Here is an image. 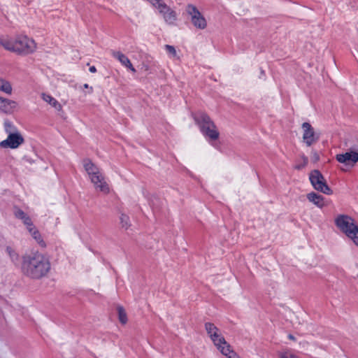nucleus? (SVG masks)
Masks as SVG:
<instances>
[{
    "label": "nucleus",
    "mask_w": 358,
    "mask_h": 358,
    "mask_svg": "<svg viewBox=\"0 0 358 358\" xmlns=\"http://www.w3.org/2000/svg\"><path fill=\"white\" fill-rule=\"evenodd\" d=\"M21 271L31 279H41L50 271L49 257L38 250L31 251L22 255Z\"/></svg>",
    "instance_id": "f257e3e1"
},
{
    "label": "nucleus",
    "mask_w": 358,
    "mask_h": 358,
    "mask_svg": "<svg viewBox=\"0 0 358 358\" xmlns=\"http://www.w3.org/2000/svg\"><path fill=\"white\" fill-rule=\"evenodd\" d=\"M0 44L6 50L22 55L33 53L37 48L34 40L24 35L15 38L1 39Z\"/></svg>",
    "instance_id": "f03ea898"
},
{
    "label": "nucleus",
    "mask_w": 358,
    "mask_h": 358,
    "mask_svg": "<svg viewBox=\"0 0 358 358\" xmlns=\"http://www.w3.org/2000/svg\"><path fill=\"white\" fill-rule=\"evenodd\" d=\"M205 329L213 344L223 355L228 358H238L237 354L231 350L230 345L225 341L221 331L213 323L206 322Z\"/></svg>",
    "instance_id": "7ed1b4c3"
},
{
    "label": "nucleus",
    "mask_w": 358,
    "mask_h": 358,
    "mask_svg": "<svg viewBox=\"0 0 358 358\" xmlns=\"http://www.w3.org/2000/svg\"><path fill=\"white\" fill-rule=\"evenodd\" d=\"M336 227L344 233L348 238H351L355 245L358 246V226L354 220L348 215H339L335 219Z\"/></svg>",
    "instance_id": "20e7f679"
},
{
    "label": "nucleus",
    "mask_w": 358,
    "mask_h": 358,
    "mask_svg": "<svg viewBox=\"0 0 358 358\" xmlns=\"http://www.w3.org/2000/svg\"><path fill=\"white\" fill-rule=\"evenodd\" d=\"M195 120L199 125L201 132L206 137L208 138L210 141L218 139L220 133L215 124L208 115L201 113L195 118Z\"/></svg>",
    "instance_id": "39448f33"
},
{
    "label": "nucleus",
    "mask_w": 358,
    "mask_h": 358,
    "mask_svg": "<svg viewBox=\"0 0 358 358\" xmlns=\"http://www.w3.org/2000/svg\"><path fill=\"white\" fill-rule=\"evenodd\" d=\"M309 179L313 187L317 191L326 194L332 193L331 189L327 184L322 174L318 170H313L310 172Z\"/></svg>",
    "instance_id": "423d86ee"
},
{
    "label": "nucleus",
    "mask_w": 358,
    "mask_h": 358,
    "mask_svg": "<svg viewBox=\"0 0 358 358\" xmlns=\"http://www.w3.org/2000/svg\"><path fill=\"white\" fill-rule=\"evenodd\" d=\"M185 10L191 17V22L196 28L199 29H204L206 28V20L195 6L188 4L186 6Z\"/></svg>",
    "instance_id": "0eeeda50"
},
{
    "label": "nucleus",
    "mask_w": 358,
    "mask_h": 358,
    "mask_svg": "<svg viewBox=\"0 0 358 358\" xmlns=\"http://www.w3.org/2000/svg\"><path fill=\"white\" fill-rule=\"evenodd\" d=\"M302 139L308 147L315 144L320 139V134L316 131L309 122H303L301 125Z\"/></svg>",
    "instance_id": "6e6552de"
},
{
    "label": "nucleus",
    "mask_w": 358,
    "mask_h": 358,
    "mask_svg": "<svg viewBox=\"0 0 358 358\" xmlns=\"http://www.w3.org/2000/svg\"><path fill=\"white\" fill-rule=\"evenodd\" d=\"M24 143L20 132L8 135L7 138L0 142L1 148L17 149Z\"/></svg>",
    "instance_id": "1a4fd4ad"
},
{
    "label": "nucleus",
    "mask_w": 358,
    "mask_h": 358,
    "mask_svg": "<svg viewBox=\"0 0 358 358\" xmlns=\"http://www.w3.org/2000/svg\"><path fill=\"white\" fill-rule=\"evenodd\" d=\"M336 159L340 163L353 167L358 162V152L350 151L343 154H338L336 156Z\"/></svg>",
    "instance_id": "9d476101"
},
{
    "label": "nucleus",
    "mask_w": 358,
    "mask_h": 358,
    "mask_svg": "<svg viewBox=\"0 0 358 358\" xmlns=\"http://www.w3.org/2000/svg\"><path fill=\"white\" fill-rule=\"evenodd\" d=\"M90 180L96 191L103 192L104 194L109 193V185L106 181L105 177L102 173L97 176H94L93 177L90 178Z\"/></svg>",
    "instance_id": "9b49d317"
},
{
    "label": "nucleus",
    "mask_w": 358,
    "mask_h": 358,
    "mask_svg": "<svg viewBox=\"0 0 358 358\" xmlns=\"http://www.w3.org/2000/svg\"><path fill=\"white\" fill-rule=\"evenodd\" d=\"M16 101L0 96V110L10 114L17 107Z\"/></svg>",
    "instance_id": "f8f14e48"
},
{
    "label": "nucleus",
    "mask_w": 358,
    "mask_h": 358,
    "mask_svg": "<svg viewBox=\"0 0 358 358\" xmlns=\"http://www.w3.org/2000/svg\"><path fill=\"white\" fill-rule=\"evenodd\" d=\"M14 214L17 218L22 221L23 224L27 227V230L29 232H32V229H34V225L33 224L30 217L19 208L15 209Z\"/></svg>",
    "instance_id": "ddd939ff"
},
{
    "label": "nucleus",
    "mask_w": 358,
    "mask_h": 358,
    "mask_svg": "<svg viewBox=\"0 0 358 358\" xmlns=\"http://www.w3.org/2000/svg\"><path fill=\"white\" fill-rule=\"evenodd\" d=\"M83 164L89 178L101 173L99 168L89 159H84Z\"/></svg>",
    "instance_id": "4468645a"
},
{
    "label": "nucleus",
    "mask_w": 358,
    "mask_h": 358,
    "mask_svg": "<svg viewBox=\"0 0 358 358\" xmlns=\"http://www.w3.org/2000/svg\"><path fill=\"white\" fill-rule=\"evenodd\" d=\"M112 55L117 59L122 65L129 69L133 73L136 72V69L133 66L130 59L124 54L120 51H113Z\"/></svg>",
    "instance_id": "2eb2a0df"
},
{
    "label": "nucleus",
    "mask_w": 358,
    "mask_h": 358,
    "mask_svg": "<svg viewBox=\"0 0 358 358\" xmlns=\"http://www.w3.org/2000/svg\"><path fill=\"white\" fill-rule=\"evenodd\" d=\"M307 199L310 202L314 203L318 208H321L324 206V197L315 192H312L308 194Z\"/></svg>",
    "instance_id": "dca6fc26"
},
{
    "label": "nucleus",
    "mask_w": 358,
    "mask_h": 358,
    "mask_svg": "<svg viewBox=\"0 0 358 358\" xmlns=\"http://www.w3.org/2000/svg\"><path fill=\"white\" fill-rule=\"evenodd\" d=\"M41 98L44 101L50 104L52 107H53L57 111H61L62 110V106L50 94L43 93L41 94Z\"/></svg>",
    "instance_id": "f3484780"
},
{
    "label": "nucleus",
    "mask_w": 358,
    "mask_h": 358,
    "mask_svg": "<svg viewBox=\"0 0 358 358\" xmlns=\"http://www.w3.org/2000/svg\"><path fill=\"white\" fill-rule=\"evenodd\" d=\"M0 91L8 95L13 93L12 84L2 77H0Z\"/></svg>",
    "instance_id": "a211bd4d"
},
{
    "label": "nucleus",
    "mask_w": 358,
    "mask_h": 358,
    "mask_svg": "<svg viewBox=\"0 0 358 358\" xmlns=\"http://www.w3.org/2000/svg\"><path fill=\"white\" fill-rule=\"evenodd\" d=\"M3 129L7 135H10L13 134H16L20 132L18 129L15 127V125L8 120H6L3 122Z\"/></svg>",
    "instance_id": "6ab92c4d"
},
{
    "label": "nucleus",
    "mask_w": 358,
    "mask_h": 358,
    "mask_svg": "<svg viewBox=\"0 0 358 358\" xmlns=\"http://www.w3.org/2000/svg\"><path fill=\"white\" fill-rule=\"evenodd\" d=\"M119 220H120V227L122 229L127 230L130 227V226H131L130 219H129V217L127 214H125L124 213H121L120 215Z\"/></svg>",
    "instance_id": "aec40b11"
},
{
    "label": "nucleus",
    "mask_w": 358,
    "mask_h": 358,
    "mask_svg": "<svg viewBox=\"0 0 358 358\" xmlns=\"http://www.w3.org/2000/svg\"><path fill=\"white\" fill-rule=\"evenodd\" d=\"M164 49L171 59L177 60L180 59V56L178 55L177 50L174 46L171 45H165Z\"/></svg>",
    "instance_id": "412c9836"
},
{
    "label": "nucleus",
    "mask_w": 358,
    "mask_h": 358,
    "mask_svg": "<svg viewBox=\"0 0 358 358\" xmlns=\"http://www.w3.org/2000/svg\"><path fill=\"white\" fill-rule=\"evenodd\" d=\"M117 313L120 322L122 324H125L127 322V315L124 309L121 306H118Z\"/></svg>",
    "instance_id": "4be33fe9"
},
{
    "label": "nucleus",
    "mask_w": 358,
    "mask_h": 358,
    "mask_svg": "<svg viewBox=\"0 0 358 358\" xmlns=\"http://www.w3.org/2000/svg\"><path fill=\"white\" fill-rule=\"evenodd\" d=\"M7 252L13 262H16L19 261V253L16 251L15 248H7Z\"/></svg>",
    "instance_id": "5701e85b"
},
{
    "label": "nucleus",
    "mask_w": 358,
    "mask_h": 358,
    "mask_svg": "<svg viewBox=\"0 0 358 358\" xmlns=\"http://www.w3.org/2000/svg\"><path fill=\"white\" fill-rule=\"evenodd\" d=\"M31 236H33V238L36 240L37 241V243L38 244H41V235L38 232V231L36 229V227L34 226V229H32V232H29Z\"/></svg>",
    "instance_id": "b1692460"
},
{
    "label": "nucleus",
    "mask_w": 358,
    "mask_h": 358,
    "mask_svg": "<svg viewBox=\"0 0 358 358\" xmlns=\"http://www.w3.org/2000/svg\"><path fill=\"white\" fill-rule=\"evenodd\" d=\"M280 358H299L296 355H293L289 352H283L279 354Z\"/></svg>",
    "instance_id": "393cba45"
},
{
    "label": "nucleus",
    "mask_w": 358,
    "mask_h": 358,
    "mask_svg": "<svg viewBox=\"0 0 358 358\" xmlns=\"http://www.w3.org/2000/svg\"><path fill=\"white\" fill-rule=\"evenodd\" d=\"M308 161V158L306 157L303 156L302 165H296L294 168L297 170H300V169H303V167H305L307 165Z\"/></svg>",
    "instance_id": "a878e982"
},
{
    "label": "nucleus",
    "mask_w": 358,
    "mask_h": 358,
    "mask_svg": "<svg viewBox=\"0 0 358 358\" xmlns=\"http://www.w3.org/2000/svg\"><path fill=\"white\" fill-rule=\"evenodd\" d=\"M313 159L315 162H317L319 160V155L315 152H313Z\"/></svg>",
    "instance_id": "bb28decb"
},
{
    "label": "nucleus",
    "mask_w": 358,
    "mask_h": 358,
    "mask_svg": "<svg viewBox=\"0 0 358 358\" xmlns=\"http://www.w3.org/2000/svg\"><path fill=\"white\" fill-rule=\"evenodd\" d=\"M90 71L91 73H95L96 71V69L95 66H92L90 68Z\"/></svg>",
    "instance_id": "cd10ccee"
},
{
    "label": "nucleus",
    "mask_w": 358,
    "mask_h": 358,
    "mask_svg": "<svg viewBox=\"0 0 358 358\" xmlns=\"http://www.w3.org/2000/svg\"><path fill=\"white\" fill-rule=\"evenodd\" d=\"M289 339L294 340V337L292 335H289Z\"/></svg>",
    "instance_id": "c85d7f7f"
},
{
    "label": "nucleus",
    "mask_w": 358,
    "mask_h": 358,
    "mask_svg": "<svg viewBox=\"0 0 358 358\" xmlns=\"http://www.w3.org/2000/svg\"><path fill=\"white\" fill-rule=\"evenodd\" d=\"M84 87H85V88H89V85H88V84H85V85H84Z\"/></svg>",
    "instance_id": "c756f323"
},
{
    "label": "nucleus",
    "mask_w": 358,
    "mask_h": 358,
    "mask_svg": "<svg viewBox=\"0 0 358 358\" xmlns=\"http://www.w3.org/2000/svg\"><path fill=\"white\" fill-rule=\"evenodd\" d=\"M144 69H145V70H148V67L147 66H144Z\"/></svg>",
    "instance_id": "7c9ffc66"
}]
</instances>
